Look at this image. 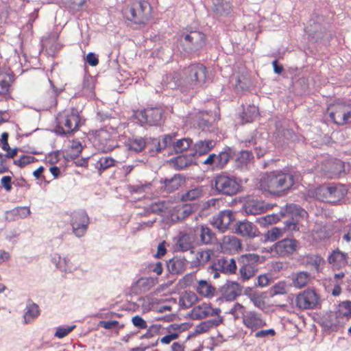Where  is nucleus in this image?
Segmentation results:
<instances>
[{
  "label": "nucleus",
  "instance_id": "obj_1",
  "mask_svg": "<svg viewBox=\"0 0 351 351\" xmlns=\"http://www.w3.org/2000/svg\"><path fill=\"white\" fill-rule=\"evenodd\" d=\"M207 68L200 62H194L184 67L181 73H169L163 78L167 87L171 89L179 88L182 93H186L202 86L206 80Z\"/></svg>",
  "mask_w": 351,
  "mask_h": 351
},
{
  "label": "nucleus",
  "instance_id": "obj_2",
  "mask_svg": "<svg viewBox=\"0 0 351 351\" xmlns=\"http://www.w3.org/2000/svg\"><path fill=\"white\" fill-rule=\"evenodd\" d=\"M302 180L300 172L292 166L285 167L265 174L261 187L271 194H279L295 189Z\"/></svg>",
  "mask_w": 351,
  "mask_h": 351
},
{
  "label": "nucleus",
  "instance_id": "obj_3",
  "mask_svg": "<svg viewBox=\"0 0 351 351\" xmlns=\"http://www.w3.org/2000/svg\"><path fill=\"white\" fill-rule=\"evenodd\" d=\"M178 50L183 56L195 58L199 56L206 49L208 37L199 28L186 25L176 34Z\"/></svg>",
  "mask_w": 351,
  "mask_h": 351
},
{
  "label": "nucleus",
  "instance_id": "obj_4",
  "mask_svg": "<svg viewBox=\"0 0 351 351\" xmlns=\"http://www.w3.org/2000/svg\"><path fill=\"white\" fill-rule=\"evenodd\" d=\"M57 122L51 132L62 137L69 136L79 130L80 125L84 123L82 121L80 111L76 108L66 110L62 114H59Z\"/></svg>",
  "mask_w": 351,
  "mask_h": 351
},
{
  "label": "nucleus",
  "instance_id": "obj_5",
  "mask_svg": "<svg viewBox=\"0 0 351 351\" xmlns=\"http://www.w3.org/2000/svg\"><path fill=\"white\" fill-rule=\"evenodd\" d=\"M152 6L147 1H140L125 9L124 16L135 25H145L152 18Z\"/></svg>",
  "mask_w": 351,
  "mask_h": 351
},
{
  "label": "nucleus",
  "instance_id": "obj_6",
  "mask_svg": "<svg viewBox=\"0 0 351 351\" xmlns=\"http://www.w3.org/2000/svg\"><path fill=\"white\" fill-rule=\"evenodd\" d=\"M241 188L240 182L235 176L222 173L215 178V195L233 196L240 192Z\"/></svg>",
  "mask_w": 351,
  "mask_h": 351
},
{
  "label": "nucleus",
  "instance_id": "obj_7",
  "mask_svg": "<svg viewBox=\"0 0 351 351\" xmlns=\"http://www.w3.org/2000/svg\"><path fill=\"white\" fill-rule=\"evenodd\" d=\"M329 116L337 125L351 123V103L347 100H336L330 105Z\"/></svg>",
  "mask_w": 351,
  "mask_h": 351
},
{
  "label": "nucleus",
  "instance_id": "obj_8",
  "mask_svg": "<svg viewBox=\"0 0 351 351\" xmlns=\"http://www.w3.org/2000/svg\"><path fill=\"white\" fill-rule=\"evenodd\" d=\"M165 110L162 106L147 107L136 113V117L143 126H161L165 120Z\"/></svg>",
  "mask_w": 351,
  "mask_h": 351
},
{
  "label": "nucleus",
  "instance_id": "obj_9",
  "mask_svg": "<svg viewBox=\"0 0 351 351\" xmlns=\"http://www.w3.org/2000/svg\"><path fill=\"white\" fill-rule=\"evenodd\" d=\"M308 39L315 43H322L325 46L330 45L333 34L320 23L310 20L309 24L305 28Z\"/></svg>",
  "mask_w": 351,
  "mask_h": 351
},
{
  "label": "nucleus",
  "instance_id": "obj_10",
  "mask_svg": "<svg viewBox=\"0 0 351 351\" xmlns=\"http://www.w3.org/2000/svg\"><path fill=\"white\" fill-rule=\"evenodd\" d=\"M260 258V256L256 254H245L239 258L238 263L241 265L239 274L243 282L255 276L258 269L257 263L264 261L263 256L262 261Z\"/></svg>",
  "mask_w": 351,
  "mask_h": 351
},
{
  "label": "nucleus",
  "instance_id": "obj_11",
  "mask_svg": "<svg viewBox=\"0 0 351 351\" xmlns=\"http://www.w3.org/2000/svg\"><path fill=\"white\" fill-rule=\"evenodd\" d=\"M295 305L302 310L321 308L319 295L312 289H306L296 295Z\"/></svg>",
  "mask_w": 351,
  "mask_h": 351
},
{
  "label": "nucleus",
  "instance_id": "obj_12",
  "mask_svg": "<svg viewBox=\"0 0 351 351\" xmlns=\"http://www.w3.org/2000/svg\"><path fill=\"white\" fill-rule=\"evenodd\" d=\"M89 223V217L84 209L74 210L70 215V225L72 227V232L78 238L85 235Z\"/></svg>",
  "mask_w": 351,
  "mask_h": 351
},
{
  "label": "nucleus",
  "instance_id": "obj_13",
  "mask_svg": "<svg viewBox=\"0 0 351 351\" xmlns=\"http://www.w3.org/2000/svg\"><path fill=\"white\" fill-rule=\"evenodd\" d=\"M300 247V243L294 238L283 239L271 247L269 252L280 257H291Z\"/></svg>",
  "mask_w": 351,
  "mask_h": 351
},
{
  "label": "nucleus",
  "instance_id": "obj_14",
  "mask_svg": "<svg viewBox=\"0 0 351 351\" xmlns=\"http://www.w3.org/2000/svg\"><path fill=\"white\" fill-rule=\"evenodd\" d=\"M235 221V213L231 210H223L217 215H214L211 220V224L223 232L230 228L232 221Z\"/></svg>",
  "mask_w": 351,
  "mask_h": 351
},
{
  "label": "nucleus",
  "instance_id": "obj_15",
  "mask_svg": "<svg viewBox=\"0 0 351 351\" xmlns=\"http://www.w3.org/2000/svg\"><path fill=\"white\" fill-rule=\"evenodd\" d=\"M340 317H341L337 311H330L322 315L319 324L326 331L337 332L340 327Z\"/></svg>",
  "mask_w": 351,
  "mask_h": 351
},
{
  "label": "nucleus",
  "instance_id": "obj_16",
  "mask_svg": "<svg viewBox=\"0 0 351 351\" xmlns=\"http://www.w3.org/2000/svg\"><path fill=\"white\" fill-rule=\"evenodd\" d=\"M243 287L236 281L227 280L226 283L219 289L223 298L219 300L234 301L241 294Z\"/></svg>",
  "mask_w": 351,
  "mask_h": 351
},
{
  "label": "nucleus",
  "instance_id": "obj_17",
  "mask_svg": "<svg viewBox=\"0 0 351 351\" xmlns=\"http://www.w3.org/2000/svg\"><path fill=\"white\" fill-rule=\"evenodd\" d=\"M161 187L167 193H173L178 190L184 182L185 178L181 174H175L170 178H162L159 180Z\"/></svg>",
  "mask_w": 351,
  "mask_h": 351
},
{
  "label": "nucleus",
  "instance_id": "obj_18",
  "mask_svg": "<svg viewBox=\"0 0 351 351\" xmlns=\"http://www.w3.org/2000/svg\"><path fill=\"white\" fill-rule=\"evenodd\" d=\"M243 323L247 328L255 331L258 328L266 325V322L261 318V315L255 311H250L246 315H243Z\"/></svg>",
  "mask_w": 351,
  "mask_h": 351
},
{
  "label": "nucleus",
  "instance_id": "obj_19",
  "mask_svg": "<svg viewBox=\"0 0 351 351\" xmlns=\"http://www.w3.org/2000/svg\"><path fill=\"white\" fill-rule=\"evenodd\" d=\"M348 254L337 248L332 251L328 256V262L333 267L339 269L348 265Z\"/></svg>",
  "mask_w": 351,
  "mask_h": 351
},
{
  "label": "nucleus",
  "instance_id": "obj_20",
  "mask_svg": "<svg viewBox=\"0 0 351 351\" xmlns=\"http://www.w3.org/2000/svg\"><path fill=\"white\" fill-rule=\"evenodd\" d=\"M187 263L184 257L174 256L167 261V268L171 275H179L184 271Z\"/></svg>",
  "mask_w": 351,
  "mask_h": 351
},
{
  "label": "nucleus",
  "instance_id": "obj_21",
  "mask_svg": "<svg viewBox=\"0 0 351 351\" xmlns=\"http://www.w3.org/2000/svg\"><path fill=\"white\" fill-rule=\"evenodd\" d=\"M169 162L173 165L176 170H182L191 165H196L197 162L191 153L189 154H180L171 158Z\"/></svg>",
  "mask_w": 351,
  "mask_h": 351
},
{
  "label": "nucleus",
  "instance_id": "obj_22",
  "mask_svg": "<svg viewBox=\"0 0 351 351\" xmlns=\"http://www.w3.org/2000/svg\"><path fill=\"white\" fill-rule=\"evenodd\" d=\"M235 232L242 237H248L249 238H254L259 235L256 226L248 221L237 222Z\"/></svg>",
  "mask_w": 351,
  "mask_h": 351
},
{
  "label": "nucleus",
  "instance_id": "obj_23",
  "mask_svg": "<svg viewBox=\"0 0 351 351\" xmlns=\"http://www.w3.org/2000/svg\"><path fill=\"white\" fill-rule=\"evenodd\" d=\"M235 156V149L232 147L226 146L217 154L216 169H222L230 159Z\"/></svg>",
  "mask_w": 351,
  "mask_h": 351
},
{
  "label": "nucleus",
  "instance_id": "obj_24",
  "mask_svg": "<svg viewBox=\"0 0 351 351\" xmlns=\"http://www.w3.org/2000/svg\"><path fill=\"white\" fill-rule=\"evenodd\" d=\"M271 215L274 216V223H276L277 221H280V219L284 217H286L287 215V219H285L283 221V223L285 224V226L283 228L284 230H298L299 228L298 226V221H295L293 217H292V215L291 213H286V211H285L283 209H281V210L278 213H273Z\"/></svg>",
  "mask_w": 351,
  "mask_h": 351
},
{
  "label": "nucleus",
  "instance_id": "obj_25",
  "mask_svg": "<svg viewBox=\"0 0 351 351\" xmlns=\"http://www.w3.org/2000/svg\"><path fill=\"white\" fill-rule=\"evenodd\" d=\"M215 145L213 140H199L193 146L191 154L195 156H201L208 153Z\"/></svg>",
  "mask_w": 351,
  "mask_h": 351
},
{
  "label": "nucleus",
  "instance_id": "obj_26",
  "mask_svg": "<svg viewBox=\"0 0 351 351\" xmlns=\"http://www.w3.org/2000/svg\"><path fill=\"white\" fill-rule=\"evenodd\" d=\"M328 202L336 204L342 199L347 194V189L341 184H330Z\"/></svg>",
  "mask_w": 351,
  "mask_h": 351
},
{
  "label": "nucleus",
  "instance_id": "obj_27",
  "mask_svg": "<svg viewBox=\"0 0 351 351\" xmlns=\"http://www.w3.org/2000/svg\"><path fill=\"white\" fill-rule=\"evenodd\" d=\"M40 315V308L37 304L29 300L27 302L23 315V323L30 324Z\"/></svg>",
  "mask_w": 351,
  "mask_h": 351
},
{
  "label": "nucleus",
  "instance_id": "obj_28",
  "mask_svg": "<svg viewBox=\"0 0 351 351\" xmlns=\"http://www.w3.org/2000/svg\"><path fill=\"white\" fill-rule=\"evenodd\" d=\"M254 158L252 151L241 150L238 154L235 151L234 156V167L238 169H243L246 167L250 162Z\"/></svg>",
  "mask_w": 351,
  "mask_h": 351
},
{
  "label": "nucleus",
  "instance_id": "obj_29",
  "mask_svg": "<svg viewBox=\"0 0 351 351\" xmlns=\"http://www.w3.org/2000/svg\"><path fill=\"white\" fill-rule=\"evenodd\" d=\"M192 143L193 141L190 138H182L180 139H176L174 138L173 149L171 152H168L167 154L172 155L182 153L191 147Z\"/></svg>",
  "mask_w": 351,
  "mask_h": 351
},
{
  "label": "nucleus",
  "instance_id": "obj_30",
  "mask_svg": "<svg viewBox=\"0 0 351 351\" xmlns=\"http://www.w3.org/2000/svg\"><path fill=\"white\" fill-rule=\"evenodd\" d=\"M213 10L216 15H228L232 11V5L226 0H213Z\"/></svg>",
  "mask_w": 351,
  "mask_h": 351
},
{
  "label": "nucleus",
  "instance_id": "obj_31",
  "mask_svg": "<svg viewBox=\"0 0 351 351\" xmlns=\"http://www.w3.org/2000/svg\"><path fill=\"white\" fill-rule=\"evenodd\" d=\"M243 209L247 215H255L260 214L263 211V206L261 202L253 198L247 199L243 206Z\"/></svg>",
  "mask_w": 351,
  "mask_h": 351
},
{
  "label": "nucleus",
  "instance_id": "obj_32",
  "mask_svg": "<svg viewBox=\"0 0 351 351\" xmlns=\"http://www.w3.org/2000/svg\"><path fill=\"white\" fill-rule=\"evenodd\" d=\"M51 262L56 265V267L61 271L68 272L71 271V263L68 256H64L62 259L60 254H55L51 258Z\"/></svg>",
  "mask_w": 351,
  "mask_h": 351
},
{
  "label": "nucleus",
  "instance_id": "obj_33",
  "mask_svg": "<svg viewBox=\"0 0 351 351\" xmlns=\"http://www.w3.org/2000/svg\"><path fill=\"white\" fill-rule=\"evenodd\" d=\"M174 135L165 134L160 136L159 141H155L156 143L157 149L156 152H160L162 150L165 149H168V152H171L173 149V144L174 141Z\"/></svg>",
  "mask_w": 351,
  "mask_h": 351
},
{
  "label": "nucleus",
  "instance_id": "obj_34",
  "mask_svg": "<svg viewBox=\"0 0 351 351\" xmlns=\"http://www.w3.org/2000/svg\"><path fill=\"white\" fill-rule=\"evenodd\" d=\"M310 274L308 271H299L293 274L292 283L296 288L304 287L310 280Z\"/></svg>",
  "mask_w": 351,
  "mask_h": 351
},
{
  "label": "nucleus",
  "instance_id": "obj_35",
  "mask_svg": "<svg viewBox=\"0 0 351 351\" xmlns=\"http://www.w3.org/2000/svg\"><path fill=\"white\" fill-rule=\"evenodd\" d=\"M258 114V109L256 106L248 105L246 108L243 109L241 117L244 122L252 123L256 119Z\"/></svg>",
  "mask_w": 351,
  "mask_h": 351
},
{
  "label": "nucleus",
  "instance_id": "obj_36",
  "mask_svg": "<svg viewBox=\"0 0 351 351\" xmlns=\"http://www.w3.org/2000/svg\"><path fill=\"white\" fill-rule=\"evenodd\" d=\"M215 288L208 284L206 280H200L197 287V292L204 297L210 298L214 295Z\"/></svg>",
  "mask_w": 351,
  "mask_h": 351
},
{
  "label": "nucleus",
  "instance_id": "obj_37",
  "mask_svg": "<svg viewBox=\"0 0 351 351\" xmlns=\"http://www.w3.org/2000/svg\"><path fill=\"white\" fill-rule=\"evenodd\" d=\"M116 160L112 157H101L97 160L95 166L99 175L110 167L115 165Z\"/></svg>",
  "mask_w": 351,
  "mask_h": 351
},
{
  "label": "nucleus",
  "instance_id": "obj_38",
  "mask_svg": "<svg viewBox=\"0 0 351 351\" xmlns=\"http://www.w3.org/2000/svg\"><path fill=\"white\" fill-rule=\"evenodd\" d=\"M146 145V141L143 138L134 137L129 140L128 149L138 153L143 151Z\"/></svg>",
  "mask_w": 351,
  "mask_h": 351
},
{
  "label": "nucleus",
  "instance_id": "obj_39",
  "mask_svg": "<svg viewBox=\"0 0 351 351\" xmlns=\"http://www.w3.org/2000/svg\"><path fill=\"white\" fill-rule=\"evenodd\" d=\"M95 79L89 74H86L82 82L84 91L91 96L95 95Z\"/></svg>",
  "mask_w": 351,
  "mask_h": 351
},
{
  "label": "nucleus",
  "instance_id": "obj_40",
  "mask_svg": "<svg viewBox=\"0 0 351 351\" xmlns=\"http://www.w3.org/2000/svg\"><path fill=\"white\" fill-rule=\"evenodd\" d=\"M223 243L225 245H229L230 250H233L237 252H239V251L242 250V245H241V240L235 236H232V235L224 236L223 238Z\"/></svg>",
  "mask_w": 351,
  "mask_h": 351
},
{
  "label": "nucleus",
  "instance_id": "obj_41",
  "mask_svg": "<svg viewBox=\"0 0 351 351\" xmlns=\"http://www.w3.org/2000/svg\"><path fill=\"white\" fill-rule=\"evenodd\" d=\"M330 190V184H322L316 187L314 193L317 199L328 202Z\"/></svg>",
  "mask_w": 351,
  "mask_h": 351
},
{
  "label": "nucleus",
  "instance_id": "obj_42",
  "mask_svg": "<svg viewBox=\"0 0 351 351\" xmlns=\"http://www.w3.org/2000/svg\"><path fill=\"white\" fill-rule=\"evenodd\" d=\"M178 245L182 252H186L191 250L193 247L191 236L189 234H182L178 240Z\"/></svg>",
  "mask_w": 351,
  "mask_h": 351
},
{
  "label": "nucleus",
  "instance_id": "obj_43",
  "mask_svg": "<svg viewBox=\"0 0 351 351\" xmlns=\"http://www.w3.org/2000/svg\"><path fill=\"white\" fill-rule=\"evenodd\" d=\"M99 142L101 151L104 153L111 152L117 146V144L114 139L107 138L104 136H101Z\"/></svg>",
  "mask_w": 351,
  "mask_h": 351
},
{
  "label": "nucleus",
  "instance_id": "obj_44",
  "mask_svg": "<svg viewBox=\"0 0 351 351\" xmlns=\"http://www.w3.org/2000/svg\"><path fill=\"white\" fill-rule=\"evenodd\" d=\"M8 213L13 216V220H16L26 217L30 213V210L27 206H18L8 211Z\"/></svg>",
  "mask_w": 351,
  "mask_h": 351
},
{
  "label": "nucleus",
  "instance_id": "obj_45",
  "mask_svg": "<svg viewBox=\"0 0 351 351\" xmlns=\"http://www.w3.org/2000/svg\"><path fill=\"white\" fill-rule=\"evenodd\" d=\"M200 237L203 243L209 244L211 243L213 239L215 238V234L208 226H202Z\"/></svg>",
  "mask_w": 351,
  "mask_h": 351
},
{
  "label": "nucleus",
  "instance_id": "obj_46",
  "mask_svg": "<svg viewBox=\"0 0 351 351\" xmlns=\"http://www.w3.org/2000/svg\"><path fill=\"white\" fill-rule=\"evenodd\" d=\"M337 311L341 317H346L348 319L351 318V301L346 300L341 302Z\"/></svg>",
  "mask_w": 351,
  "mask_h": 351
},
{
  "label": "nucleus",
  "instance_id": "obj_47",
  "mask_svg": "<svg viewBox=\"0 0 351 351\" xmlns=\"http://www.w3.org/2000/svg\"><path fill=\"white\" fill-rule=\"evenodd\" d=\"M161 324H152L147 330V332L140 337L141 339H150L160 333Z\"/></svg>",
  "mask_w": 351,
  "mask_h": 351
},
{
  "label": "nucleus",
  "instance_id": "obj_48",
  "mask_svg": "<svg viewBox=\"0 0 351 351\" xmlns=\"http://www.w3.org/2000/svg\"><path fill=\"white\" fill-rule=\"evenodd\" d=\"M157 278L148 277V278H141L136 282L135 285L140 284L141 287H143L147 290L154 287L157 282Z\"/></svg>",
  "mask_w": 351,
  "mask_h": 351
},
{
  "label": "nucleus",
  "instance_id": "obj_49",
  "mask_svg": "<svg viewBox=\"0 0 351 351\" xmlns=\"http://www.w3.org/2000/svg\"><path fill=\"white\" fill-rule=\"evenodd\" d=\"M179 208L180 209L179 214L181 216V219L184 220L195 211L197 206L194 204H184L182 208Z\"/></svg>",
  "mask_w": 351,
  "mask_h": 351
},
{
  "label": "nucleus",
  "instance_id": "obj_50",
  "mask_svg": "<svg viewBox=\"0 0 351 351\" xmlns=\"http://www.w3.org/2000/svg\"><path fill=\"white\" fill-rule=\"evenodd\" d=\"M37 159L32 156L22 155L18 160H14L13 164L20 167L21 168L25 167L26 165L31 164Z\"/></svg>",
  "mask_w": 351,
  "mask_h": 351
},
{
  "label": "nucleus",
  "instance_id": "obj_51",
  "mask_svg": "<svg viewBox=\"0 0 351 351\" xmlns=\"http://www.w3.org/2000/svg\"><path fill=\"white\" fill-rule=\"evenodd\" d=\"M192 326H193V323H191V322H184L180 324H172L169 325L166 328V330L168 332H170L171 330H178V332H180V334L181 332L191 328Z\"/></svg>",
  "mask_w": 351,
  "mask_h": 351
},
{
  "label": "nucleus",
  "instance_id": "obj_52",
  "mask_svg": "<svg viewBox=\"0 0 351 351\" xmlns=\"http://www.w3.org/2000/svg\"><path fill=\"white\" fill-rule=\"evenodd\" d=\"M165 202H158L151 204L149 207L146 209V212L160 215L164 210Z\"/></svg>",
  "mask_w": 351,
  "mask_h": 351
},
{
  "label": "nucleus",
  "instance_id": "obj_53",
  "mask_svg": "<svg viewBox=\"0 0 351 351\" xmlns=\"http://www.w3.org/2000/svg\"><path fill=\"white\" fill-rule=\"evenodd\" d=\"M75 328V325L66 327L59 326L57 328L54 335L59 339H62L70 333Z\"/></svg>",
  "mask_w": 351,
  "mask_h": 351
},
{
  "label": "nucleus",
  "instance_id": "obj_54",
  "mask_svg": "<svg viewBox=\"0 0 351 351\" xmlns=\"http://www.w3.org/2000/svg\"><path fill=\"white\" fill-rule=\"evenodd\" d=\"M199 195L200 192L198 189H193L183 193L180 197V199L182 202L194 200L198 197Z\"/></svg>",
  "mask_w": 351,
  "mask_h": 351
},
{
  "label": "nucleus",
  "instance_id": "obj_55",
  "mask_svg": "<svg viewBox=\"0 0 351 351\" xmlns=\"http://www.w3.org/2000/svg\"><path fill=\"white\" fill-rule=\"evenodd\" d=\"M282 234V229L279 228H273L271 230H268L265 234L266 239L274 241Z\"/></svg>",
  "mask_w": 351,
  "mask_h": 351
},
{
  "label": "nucleus",
  "instance_id": "obj_56",
  "mask_svg": "<svg viewBox=\"0 0 351 351\" xmlns=\"http://www.w3.org/2000/svg\"><path fill=\"white\" fill-rule=\"evenodd\" d=\"M308 263L311 264L318 270L322 263L324 262V258L318 254L307 256Z\"/></svg>",
  "mask_w": 351,
  "mask_h": 351
},
{
  "label": "nucleus",
  "instance_id": "obj_57",
  "mask_svg": "<svg viewBox=\"0 0 351 351\" xmlns=\"http://www.w3.org/2000/svg\"><path fill=\"white\" fill-rule=\"evenodd\" d=\"M133 325L138 329H145L147 328L146 321L140 315H135L132 318Z\"/></svg>",
  "mask_w": 351,
  "mask_h": 351
},
{
  "label": "nucleus",
  "instance_id": "obj_58",
  "mask_svg": "<svg viewBox=\"0 0 351 351\" xmlns=\"http://www.w3.org/2000/svg\"><path fill=\"white\" fill-rule=\"evenodd\" d=\"M210 250L198 252L196 254L197 262L207 263L210 258Z\"/></svg>",
  "mask_w": 351,
  "mask_h": 351
},
{
  "label": "nucleus",
  "instance_id": "obj_59",
  "mask_svg": "<svg viewBox=\"0 0 351 351\" xmlns=\"http://www.w3.org/2000/svg\"><path fill=\"white\" fill-rule=\"evenodd\" d=\"M155 141H159L158 138H149L146 140V147L149 149V152L151 156H154V154H157L156 152V143L155 144Z\"/></svg>",
  "mask_w": 351,
  "mask_h": 351
},
{
  "label": "nucleus",
  "instance_id": "obj_60",
  "mask_svg": "<svg viewBox=\"0 0 351 351\" xmlns=\"http://www.w3.org/2000/svg\"><path fill=\"white\" fill-rule=\"evenodd\" d=\"M85 62L91 66H95L99 64L98 56L94 52H89L85 58Z\"/></svg>",
  "mask_w": 351,
  "mask_h": 351
},
{
  "label": "nucleus",
  "instance_id": "obj_61",
  "mask_svg": "<svg viewBox=\"0 0 351 351\" xmlns=\"http://www.w3.org/2000/svg\"><path fill=\"white\" fill-rule=\"evenodd\" d=\"M271 290L275 295H282L287 293L284 282H278L271 287Z\"/></svg>",
  "mask_w": 351,
  "mask_h": 351
},
{
  "label": "nucleus",
  "instance_id": "obj_62",
  "mask_svg": "<svg viewBox=\"0 0 351 351\" xmlns=\"http://www.w3.org/2000/svg\"><path fill=\"white\" fill-rule=\"evenodd\" d=\"M99 326L103 327L107 330L114 329L119 325V323L117 320L110 321H99Z\"/></svg>",
  "mask_w": 351,
  "mask_h": 351
},
{
  "label": "nucleus",
  "instance_id": "obj_63",
  "mask_svg": "<svg viewBox=\"0 0 351 351\" xmlns=\"http://www.w3.org/2000/svg\"><path fill=\"white\" fill-rule=\"evenodd\" d=\"M186 299L188 302V306H186L185 308L191 307L195 303L198 302L197 295L193 291L186 293Z\"/></svg>",
  "mask_w": 351,
  "mask_h": 351
},
{
  "label": "nucleus",
  "instance_id": "obj_64",
  "mask_svg": "<svg viewBox=\"0 0 351 351\" xmlns=\"http://www.w3.org/2000/svg\"><path fill=\"white\" fill-rule=\"evenodd\" d=\"M234 88L237 92H243L248 88V84L241 80L239 77L236 79Z\"/></svg>",
  "mask_w": 351,
  "mask_h": 351
}]
</instances>
